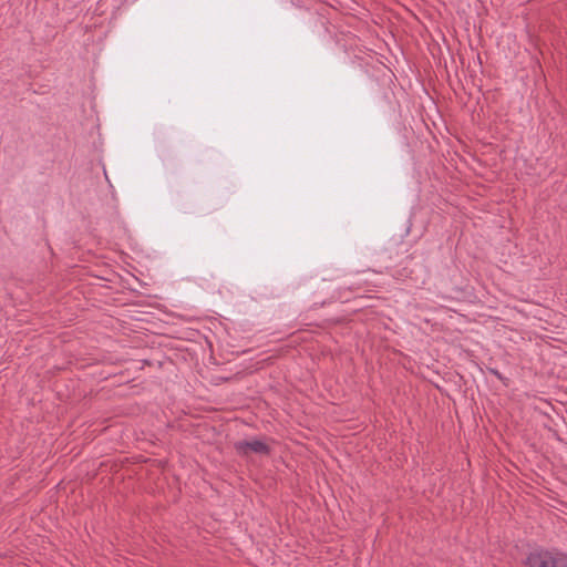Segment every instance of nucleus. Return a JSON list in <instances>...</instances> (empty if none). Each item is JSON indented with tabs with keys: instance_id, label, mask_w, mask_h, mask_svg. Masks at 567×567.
<instances>
[{
	"instance_id": "f257e3e1",
	"label": "nucleus",
	"mask_w": 567,
	"mask_h": 567,
	"mask_svg": "<svg viewBox=\"0 0 567 567\" xmlns=\"http://www.w3.org/2000/svg\"><path fill=\"white\" fill-rule=\"evenodd\" d=\"M527 567H567V554L555 550H538L527 557Z\"/></svg>"
},
{
	"instance_id": "f03ea898",
	"label": "nucleus",
	"mask_w": 567,
	"mask_h": 567,
	"mask_svg": "<svg viewBox=\"0 0 567 567\" xmlns=\"http://www.w3.org/2000/svg\"><path fill=\"white\" fill-rule=\"evenodd\" d=\"M235 449L240 455H249L251 453L259 455H268L270 449L268 444L259 439L243 440L235 443Z\"/></svg>"
}]
</instances>
